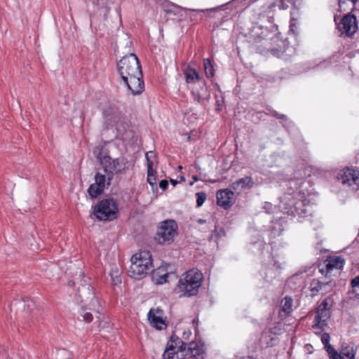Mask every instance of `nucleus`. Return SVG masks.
<instances>
[{
    "instance_id": "obj_1",
    "label": "nucleus",
    "mask_w": 359,
    "mask_h": 359,
    "mask_svg": "<svg viewBox=\"0 0 359 359\" xmlns=\"http://www.w3.org/2000/svg\"><path fill=\"white\" fill-rule=\"evenodd\" d=\"M203 280V273L198 269L187 271L181 278L174 289V292L180 297L196 296Z\"/></svg>"
},
{
    "instance_id": "obj_2",
    "label": "nucleus",
    "mask_w": 359,
    "mask_h": 359,
    "mask_svg": "<svg viewBox=\"0 0 359 359\" xmlns=\"http://www.w3.org/2000/svg\"><path fill=\"white\" fill-rule=\"evenodd\" d=\"M130 262L128 274L136 280L143 279L154 268L151 255L149 250H141L135 253L131 257Z\"/></svg>"
},
{
    "instance_id": "obj_3",
    "label": "nucleus",
    "mask_w": 359,
    "mask_h": 359,
    "mask_svg": "<svg viewBox=\"0 0 359 359\" xmlns=\"http://www.w3.org/2000/svg\"><path fill=\"white\" fill-rule=\"evenodd\" d=\"M97 158L103 165L104 172L107 175V185L109 186L114 178V174L118 175L126 172V165L128 161L124 157L117 158L111 161L109 155H103L100 150L97 155Z\"/></svg>"
},
{
    "instance_id": "obj_4",
    "label": "nucleus",
    "mask_w": 359,
    "mask_h": 359,
    "mask_svg": "<svg viewBox=\"0 0 359 359\" xmlns=\"http://www.w3.org/2000/svg\"><path fill=\"white\" fill-rule=\"evenodd\" d=\"M93 215L99 221H113L118 217V206L111 198H104L93 206Z\"/></svg>"
},
{
    "instance_id": "obj_5",
    "label": "nucleus",
    "mask_w": 359,
    "mask_h": 359,
    "mask_svg": "<svg viewBox=\"0 0 359 359\" xmlns=\"http://www.w3.org/2000/svg\"><path fill=\"white\" fill-rule=\"evenodd\" d=\"M284 214L298 216L300 219H304L311 216V207L306 205L304 201L299 200L294 197H285L283 200V205L280 206Z\"/></svg>"
},
{
    "instance_id": "obj_6",
    "label": "nucleus",
    "mask_w": 359,
    "mask_h": 359,
    "mask_svg": "<svg viewBox=\"0 0 359 359\" xmlns=\"http://www.w3.org/2000/svg\"><path fill=\"white\" fill-rule=\"evenodd\" d=\"M117 69L123 81H127V78L130 76L142 73L140 61L134 53L123 57L117 63Z\"/></svg>"
},
{
    "instance_id": "obj_7",
    "label": "nucleus",
    "mask_w": 359,
    "mask_h": 359,
    "mask_svg": "<svg viewBox=\"0 0 359 359\" xmlns=\"http://www.w3.org/2000/svg\"><path fill=\"white\" fill-rule=\"evenodd\" d=\"M177 235V224L174 219H166L159 223L155 240L160 245H170Z\"/></svg>"
},
{
    "instance_id": "obj_8",
    "label": "nucleus",
    "mask_w": 359,
    "mask_h": 359,
    "mask_svg": "<svg viewBox=\"0 0 359 359\" xmlns=\"http://www.w3.org/2000/svg\"><path fill=\"white\" fill-rule=\"evenodd\" d=\"M269 34V32L268 29L264 27L262 24L259 22L253 23L248 32V43H250L251 48H253L261 54L265 53L266 52L265 49L261 47H257L255 44L265 41Z\"/></svg>"
},
{
    "instance_id": "obj_9",
    "label": "nucleus",
    "mask_w": 359,
    "mask_h": 359,
    "mask_svg": "<svg viewBox=\"0 0 359 359\" xmlns=\"http://www.w3.org/2000/svg\"><path fill=\"white\" fill-rule=\"evenodd\" d=\"M337 179L348 187H351L353 192L359 189V170L353 167L341 169L337 175Z\"/></svg>"
},
{
    "instance_id": "obj_10",
    "label": "nucleus",
    "mask_w": 359,
    "mask_h": 359,
    "mask_svg": "<svg viewBox=\"0 0 359 359\" xmlns=\"http://www.w3.org/2000/svg\"><path fill=\"white\" fill-rule=\"evenodd\" d=\"M338 29L346 36H352L358 29L357 20L354 15H345L338 25Z\"/></svg>"
},
{
    "instance_id": "obj_11",
    "label": "nucleus",
    "mask_w": 359,
    "mask_h": 359,
    "mask_svg": "<svg viewBox=\"0 0 359 359\" xmlns=\"http://www.w3.org/2000/svg\"><path fill=\"white\" fill-rule=\"evenodd\" d=\"M124 84L127 86L128 90L130 91L133 95L141 94L144 89V83L143 80V75L130 76L127 78V81H123Z\"/></svg>"
},
{
    "instance_id": "obj_12",
    "label": "nucleus",
    "mask_w": 359,
    "mask_h": 359,
    "mask_svg": "<svg viewBox=\"0 0 359 359\" xmlns=\"http://www.w3.org/2000/svg\"><path fill=\"white\" fill-rule=\"evenodd\" d=\"M198 87H196L192 90L194 100L201 104H204L205 101L210 100V93L204 79L198 83Z\"/></svg>"
},
{
    "instance_id": "obj_13",
    "label": "nucleus",
    "mask_w": 359,
    "mask_h": 359,
    "mask_svg": "<svg viewBox=\"0 0 359 359\" xmlns=\"http://www.w3.org/2000/svg\"><path fill=\"white\" fill-rule=\"evenodd\" d=\"M205 354L203 344L192 341L188 344L184 359H203Z\"/></svg>"
},
{
    "instance_id": "obj_14",
    "label": "nucleus",
    "mask_w": 359,
    "mask_h": 359,
    "mask_svg": "<svg viewBox=\"0 0 359 359\" xmlns=\"http://www.w3.org/2000/svg\"><path fill=\"white\" fill-rule=\"evenodd\" d=\"M170 265L168 264H162L157 269L152 268L151 280L156 285H162L168 281L169 273L168 272V267Z\"/></svg>"
},
{
    "instance_id": "obj_15",
    "label": "nucleus",
    "mask_w": 359,
    "mask_h": 359,
    "mask_svg": "<svg viewBox=\"0 0 359 359\" xmlns=\"http://www.w3.org/2000/svg\"><path fill=\"white\" fill-rule=\"evenodd\" d=\"M233 192L228 189H220L217 191V203L224 210L229 209L232 205Z\"/></svg>"
},
{
    "instance_id": "obj_16",
    "label": "nucleus",
    "mask_w": 359,
    "mask_h": 359,
    "mask_svg": "<svg viewBox=\"0 0 359 359\" xmlns=\"http://www.w3.org/2000/svg\"><path fill=\"white\" fill-rule=\"evenodd\" d=\"M331 317V311L329 310H323L317 309L314 318L313 328H318L323 330L325 327L327 325V321Z\"/></svg>"
},
{
    "instance_id": "obj_17",
    "label": "nucleus",
    "mask_w": 359,
    "mask_h": 359,
    "mask_svg": "<svg viewBox=\"0 0 359 359\" xmlns=\"http://www.w3.org/2000/svg\"><path fill=\"white\" fill-rule=\"evenodd\" d=\"M300 180H291L288 181L286 184V191L284 193L283 196L280 197V206L283 205V200L285 197H294L297 198V196L300 195V191H299L300 188Z\"/></svg>"
},
{
    "instance_id": "obj_18",
    "label": "nucleus",
    "mask_w": 359,
    "mask_h": 359,
    "mask_svg": "<svg viewBox=\"0 0 359 359\" xmlns=\"http://www.w3.org/2000/svg\"><path fill=\"white\" fill-rule=\"evenodd\" d=\"M185 81L188 84L198 83L203 80V78L194 68L187 65L183 69Z\"/></svg>"
},
{
    "instance_id": "obj_19",
    "label": "nucleus",
    "mask_w": 359,
    "mask_h": 359,
    "mask_svg": "<svg viewBox=\"0 0 359 359\" xmlns=\"http://www.w3.org/2000/svg\"><path fill=\"white\" fill-rule=\"evenodd\" d=\"M148 320L151 325L156 330H161L167 326L165 320H163L161 316H156L154 312V309H150L149 311Z\"/></svg>"
},
{
    "instance_id": "obj_20",
    "label": "nucleus",
    "mask_w": 359,
    "mask_h": 359,
    "mask_svg": "<svg viewBox=\"0 0 359 359\" xmlns=\"http://www.w3.org/2000/svg\"><path fill=\"white\" fill-rule=\"evenodd\" d=\"M344 264V259L340 257H330L327 260V263L325 264V268L327 273H330L332 269H341Z\"/></svg>"
},
{
    "instance_id": "obj_21",
    "label": "nucleus",
    "mask_w": 359,
    "mask_h": 359,
    "mask_svg": "<svg viewBox=\"0 0 359 359\" xmlns=\"http://www.w3.org/2000/svg\"><path fill=\"white\" fill-rule=\"evenodd\" d=\"M117 135L116 138L122 140L123 142H128L133 137V133L131 130H126L123 126L116 128Z\"/></svg>"
},
{
    "instance_id": "obj_22",
    "label": "nucleus",
    "mask_w": 359,
    "mask_h": 359,
    "mask_svg": "<svg viewBox=\"0 0 359 359\" xmlns=\"http://www.w3.org/2000/svg\"><path fill=\"white\" fill-rule=\"evenodd\" d=\"M292 297L289 296L285 297L280 302V311L284 312L286 316L292 311Z\"/></svg>"
},
{
    "instance_id": "obj_23",
    "label": "nucleus",
    "mask_w": 359,
    "mask_h": 359,
    "mask_svg": "<svg viewBox=\"0 0 359 359\" xmlns=\"http://www.w3.org/2000/svg\"><path fill=\"white\" fill-rule=\"evenodd\" d=\"M339 353L343 355V356L346 357L347 359H355L356 349L354 348L353 344L342 346Z\"/></svg>"
},
{
    "instance_id": "obj_24",
    "label": "nucleus",
    "mask_w": 359,
    "mask_h": 359,
    "mask_svg": "<svg viewBox=\"0 0 359 359\" xmlns=\"http://www.w3.org/2000/svg\"><path fill=\"white\" fill-rule=\"evenodd\" d=\"M203 66L205 69V74L207 78L212 79L215 75V69L214 68L212 60L209 58L203 60Z\"/></svg>"
},
{
    "instance_id": "obj_25",
    "label": "nucleus",
    "mask_w": 359,
    "mask_h": 359,
    "mask_svg": "<svg viewBox=\"0 0 359 359\" xmlns=\"http://www.w3.org/2000/svg\"><path fill=\"white\" fill-rule=\"evenodd\" d=\"M226 236V232L223 227L216 225L215 229L212 231V233L209 238V241H213L217 242L218 240Z\"/></svg>"
},
{
    "instance_id": "obj_26",
    "label": "nucleus",
    "mask_w": 359,
    "mask_h": 359,
    "mask_svg": "<svg viewBox=\"0 0 359 359\" xmlns=\"http://www.w3.org/2000/svg\"><path fill=\"white\" fill-rule=\"evenodd\" d=\"M109 275L114 285H117L121 283V272L116 266L111 267Z\"/></svg>"
},
{
    "instance_id": "obj_27",
    "label": "nucleus",
    "mask_w": 359,
    "mask_h": 359,
    "mask_svg": "<svg viewBox=\"0 0 359 359\" xmlns=\"http://www.w3.org/2000/svg\"><path fill=\"white\" fill-rule=\"evenodd\" d=\"M156 171L151 166V163H149V168H147V182L151 186L152 189L154 187L157 189L156 185Z\"/></svg>"
},
{
    "instance_id": "obj_28",
    "label": "nucleus",
    "mask_w": 359,
    "mask_h": 359,
    "mask_svg": "<svg viewBox=\"0 0 359 359\" xmlns=\"http://www.w3.org/2000/svg\"><path fill=\"white\" fill-rule=\"evenodd\" d=\"M170 341L174 342L176 348H178L177 352H184L187 350L188 344L175 334L170 337Z\"/></svg>"
},
{
    "instance_id": "obj_29",
    "label": "nucleus",
    "mask_w": 359,
    "mask_h": 359,
    "mask_svg": "<svg viewBox=\"0 0 359 359\" xmlns=\"http://www.w3.org/2000/svg\"><path fill=\"white\" fill-rule=\"evenodd\" d=\"M271 330H269L268 332H264L262 333V339L266 341V344L267 346L272 347L278 343V337H272Z\"/></svg>"
},
{
    "instance_id": "obj_30",
    "label": "nucleus",
    "mask_w": 359,
    "mask_h": 359,
    "mask_svg": "<svg viewBox=\"0 0 359 359\" xmlns=\"http://www.w3.org/2000/svg\"><path fill=\"white\" fill-rule=\"evenodd\" d=\"M95 184L98 187H101L104 190V189L108 187L107 185V175L101 174L100 172H97L95 175Z\"/></svg>"
},
{
    "instance_id": "obj_31",
    "label": "nucleus",
    "mask_w": 359,
    "mask_h": 359,
    "mask_svg": "<svg viewBox=\"0 0 359 359\" xmlns=\"http://www.w3.org/2000/svg\"><path fill=\"white\" fill-rule=\"evenodd\" d=\"M350 285L352 290L348 291V294L353 295L351 297L352 299L359 300V293L357 292V290L355 289V287H359V275L351 280Z\"/></svg>"
},
{
    "instance_id": "obj_32",
    "label": "nucleus",
    "mask_w": 359,
    "mask_h": 359,
    "mask_svg": "<svg viewBox=\"0 0 359 359\" xmlns=\"http://www.w3.org/2000/svg\"><path fill=\"white\" fill-rule=\"evenodd\" d=\"M104 189L97 184H92L88 189V193L92 198H96L104 192Z\"/></svg>"
},
{
    "instance_id": "obj_33",
    "label": "nucleus",
    "mask_w": 359,
    "mask_h": 359,
    "mask_svg": "<svg viewBox=\"0 0 359 359\" xmlns=\"http://www.w3.org/2000/svg\"><path fill=\"white\" fill-rule=\"evenodd\" d=\"M247 187V177H243L231 184V188L233 189L235 191H241L245 189Z\"/></svg>"
},
{
    "instance_id": "obj_34",
    "label": "nucleus",
    "mask_w": 359,
    "mask_h": 359,
    "mask_svg": "<svg viewBox=\"0 0 359 359\" xmlns=\"http://www.w3.org/2000/svg\"><path fill=\"white\" fill-rule=\"evenodd\" d=\"M116 109L109 107L103 110L102 114L107 121H112V119L116 115Z\"/></svg>"
},
{
    "instance_id": "obj_35",
    "label": "nucleus",
    "mask_w": 359,
    "mask_h": 359,
    "mask_svg": "<svg viewBox=\"0 0 359 359\" xmlns=\"http://www.w3.org/2000/svg\"><path fill=\"white\" fill-rule=\"evenodd\" d=\"M72 354L65 348L57 349L55 352V359H72Z\"/></svg>"
},
{
    "instance_id": "obj_36",
    "label": "nucleus",
    "mask_w": 359,
    "mask_h": 359,
    "mask_svg": "<svg viewBox=\"0 0 359 359\" xmlns=\"http://www.w3.org/2000/svg\"><path fill=\"white\" fill-rule=\"evenodd\" d=\"M327 284V283H323L318 280H313L310 285V290L313 292V294H316Z\"/></svg>"
},
{
    "instance_id": "obj_37",
    "label": "nucleus",
    "mask_w": 359,
    "mask_h": 359,
    "mask_svg": "<svg viewBox=\"0 0 359 359\" xmlns=\"http://www.w3.org/2000/svg\"><path fill=\"white\" fill-rule=\"evenodd\" d=\"M196 208L201 207L206 200L207 195L205 192L201 191L196 194Z\"/></svg>"
},
{
    "instance_id": "obj_38",
    "label": "nucleus",
    "mask_w": 359,
    "mask_h": 359,
    "mask_svg": "<svg viewBox=\"0 0 359 359\" xmlns=\"http://www.w3.org/2000/svg\"><path fill=\"white\" fill-rule=\"evenodd\" d=\"M332 299L330 297L325 298L323 302L320 303L318 309H320L323 310H329L330 311L332 307Z\"/></svg>"
},
{
    "instance_id": "obj_39",
    "label": "nucleus",
    "mask_w": 359,
    "mask_h": 359,
    "mask_svg": "<svg viewBox=\"0 0 359 359\" xmlns=\"http://www.w3.org/2000/svg\"><path fill=\"white\" fill-rule=\"evenodd\" d=\"M270 114L272 116L276 118L277 119L280 120L282 123H283V121H287V117L285 114H279L278 112H277L275 110H271Z\"/></svg>"
},
{
    "instance_id": "obj_40",
    "label": "nucleus",
    "mask_w": 359,
    "mask_h": 359,
    "mask_svg": "<svg viewBox=\"0 0 359 359\" xmlns=\"http://www.w3.org/2000/svg\"><path fill=\"white\" fill-rule=\"evenodd\" d=\"M145 157H146V160H147V168H149V163H151V168H153L154 163H153L151 158L156 157L155 152L153 151H148L146 153Z\"/></svg>"
},
{
    "instance_id": "obj_41",
    "label": "nucleus",
    "mask_w": 359,
    "mask_h": 359,
    "mask_svg": "<svg viewBox=\"0 0 359 359\" xmlns=\"http://www.w3.org/2000/svg\"><path fill=\"white\" fill-rule=\"evenodd\" d=\"M82 286H83V290H87L89 293V294L90 295V301L91 302H97V297L95 296V293L93 292H91V290H92V287L90 285H83L82 284Z\"/></svg>"
},
{
    "instance_id": "obj_42",
    "label": "nucleus",
    "mask_w": 359,
    "mask_h": 359,
    "mask_svg": "<svg viewBox=\"0 0 359 359\" xmlns=\"http://www.w3.org/2000/svg\"><path fill=\"white\" fill-rule=\"evenodd\" d=\"M215 97H216L215 109L217 111H221L222 110V107L224 104V98L222 97L219 98L217 95H216Z\"/></svg>"
},
{
    "instance_id": "obj_43",
    "label": "nucleus",
    "mask_w": 359,
    "mask_h": 359,
    "mask_svg": "<svg viewBox=\"0 0 359 359\" xmlns=\"http://www.w3.org/2000/svg\"><path fill=\"white\" fill-rule=\"evenodd\" d=\"M172 6L174 8L173 10L171 8L165 9V11L166 13H168V14L173 13L174 15H176L177 12L185 11L183 8L179 6L175 5V4H172Z\"/></svg>"
},
{
    "instance_id": "obj_44",
    "label": "nucleus",
    "mask_w": 359,
    "mask_h": 359,
    "mask_svg": "<svg viewBox=\"0 0 359 359\" xmlns=\"http://www.w3.org/2000/svg\"><path fill=\"white\" fill-rule=\"evenodd\" d=\"M225 5H222L220 6H218V7H216V8H208V9H205V10H191L192 11L194 12H198V13H205V12H208V13H215L217 10H221L223 8V7Z\"/></svg>"
},
{
    "instance_id": "obj_45",
    "label": "nucleus",
    "mask_w": 359,
    "mask_h": 359,
    "mask_svg": "<svg viewBox=\"0 0 359 359\" xmlns=\"http://www.w3.org/2000/svg\"><path fill=\"white\" fill-rule=\"evenodd\" d=\"M324 347L327 352L330 358L338 353L330 344L325 346Z\"/></svg>"
},
{
    "instance_id": "obj_46",
    "label": "nucleus",
    "mask_w": 359,
    "mask_h": 359,
    "mask_svg": "<svg viewBox=\"0 0 359 359\" xmlns=\"http://www.w3.org/2000/svg\"><path fill=\"white\" fill-rule=\"evenodd\" d=\"M287 1L291 4L294 9L297 10L299 9L302 2V0H287Z\"/></svg>"
},
{
    "instance_id": "obj_47",
    "label": "nucleus",
    "mask_w": 359,
    "mask_h": 359,
    "mask_svg": "<svg viewBox=\"0 0 359 359\" xmlns=\"http://www.w3.org/2000/svg\"><path fill=\"white\" fill-rule=\"evenodd\" d=\"M330 337L328 333L325 332L321 335V341L324 346L330 344Z\"/></svg>"
},
{
    "instance_id": "obj_48",
    "label": "nucleus",
    "mask_w": 359,
    "mask_h": 359,
    "mask_svg": "<svg viewBox=\"0 0 359 359\" xmlns=\"http://www.w3.org/2000/svg\"><path fill=\"white\" fill-rule=\"evenodd\" d=\"M176 353H177V351L165 352V351L162 355V359H172Z\"/></svg>"
},
{
    "instance_id": "obj_49",
    "label": "nucleus",
    "mask_w": 359,
    "mask_h": 359,
    "mask_svg": "<svg viewBox=\"0 0 359 359\" xmlns=\"http://www.w3.org/2000/svg\"><path fill=\"white\" fill-rule=\"evenodd\" d=\"M288 3L287 0H280L278 6L280 10H286L289 8Z\"/></svg>"
},
{
    "instance_id": "obj_50",
    "label": "nucleus",
    "mask_w": 359,
    "mask_h": 359,
    "mask_svg": "<svg viewBox=\"0 0 359 359\" xmlns=\"http://www.w3.org/2000/svg\"><path fill=\"white\" fill-rule=\"evenodd\" d=\"M267 51H270V53L278 57H283L284 53L280 52L279 50L276 48H272L270 50H267Z\"/></svg>"
},
{
    "instance_id": "obj_51",
    "label": "nucleus",
    "mask_w": 359,
    "mask_h": 359,
    "mask_svg": "<svg viewBox=\"0 0 359 359\" xmlns=\"http://www.w3.org/2000/svg\"><path fill=\"white\" fill-rule=\"evenodd\" d=\"M175 348H176V346H175L174 342H172L170 339L167 344L166 348L165 351V352H168V351L173 352V351H175Z\"/></svg>"
},
{
    "instance_id": "obj_52",
    "label": "nucleus",
    "mask_w": 359,
    "mask_h": 359,
    "mask_svg": "<svg viewBox=\"0 0 359 359\" xmlns=\"http://www.w3.org/2000/svg\"><path fill=\"white\" fill-rule=\"evenodd\" d=\"M83 320L86 323H90L93 319V315L90 313L86 312L83 316Z\"/></svg>"
},
{
    "instance_id": "obj_53",
    "label": "nucleus",
    "mask_w": 359,
    "mask_h": 359,
    "mask_svg": "<svg viewBox=\"0 0 359 359\" xmlns=\"http://www.w3.org/2000/svg\"><path fill=\"white\" fill-rule=\"evenodd\" d=\"M263 208L265 210L266 213L270 214L272 212L273 205L270 203L266 202Z\"/></svg>"
},
{
    "instance_id": "obj_54",
    "label": "nucleus",
    "mask_w": 359,
    "mask_h": 359,
    "mask_svg": "<svg viewBox=\"0 0 359 359\" xmlns=\"http://www.w3.org/2000/svg\"><path fill=\"white\" fill-rule=\"evenodd\" d=\"M159 187L162 190H166L168 187V182L166 180H161L159 182Z\"/></svg>"
},
{
    "instance_id": "obj_55",
    "label": "nucleus",
    "mask_w": 359,
    "mask_h": 359,
    "mask_svg": "<svg viewBox=\"0 0 359 359\" xmlns=\"http://www.w3.org/2000/svg\"><path fill=\"white\" fill-rule=\"evenodd\" d=\"M330 359H344V357L341 353H337V354L331 357Z\"/></svg>"
},
{
    "instance_id": "obj_56",
    "label": "nucleus",
    "mask_w": 359,
    "mask_h": 359,
    "mask_svg": "<svg viewBox=\"0 0 359 359\" xmlns=\"http://www.w3.org/2000/svg\"><path fill=\"white\" fill-rule=\"evenodd\" d=\"M77 273H78L79 278H85V273L81 269H79V271Z\"/></svg>"
},
{
    "instance_id": "obj_57",
    "label": "nucleus",
    "mask_w": 359,
    "mask_h": 359,
    "mask_svg": "<svg viewBox=\"0 0 359 359\" xmlns=\"http://www.w3.org/2000/svg\"><path fill=\"white\" fill-rule=\"evenodd\" d=\"M170 182L171 184H172V186H174V187H175V186H176V185H177V184L178 183V181H177V180H172V179H171V180H170Z\"/></svg>"
},
{
    "instance_id": "obj_58",
    "label": "nucleus",
    "mask_w": 359,
    "mask_h": 359,
    "mask_svg": "<svg viewBox=\"0 0 359 359\" xmlns=\"http://www.w3.org/2000/svg\"><path fill=\"white\" fill-rule=\"evenodd\" d=\"M197 222H198V224H203L206 223V220H205V219H198L197 220Z\"/></svg>"
},
{
    "instance_id": "obj_59",
    "label": "nucleus",
    "mask_w": 359,
    "mask_h": 359,
    "mask_svg": "<svg viewBox=\"0 0 359 359\" xmlns=\"http://www.w3.org/2000/svg\"><path fill=\"white\" fill-rule=\"evenodd\" d=\"M67 285L69 286V287H72L74 285V281L72 280H70L68 281L67 283Z\"/></svg>"
},
{
    "instance_id": "obj_60",
    "label": "nucleus",
    "mask_w": 359,
    "mask_h": 359,
    "mask_svg": "<svg viewBox=\"0 0 359 359\" xmlns=\"http://www.w3.org/2000/svg\"><path fill=\"white\" fill-rule=\"evenodd\" d=\"M190 334H191V332H190V331H189V332H187V333L186 332H184L183 333V337H184V339H186V338H187V337H188Z\"/></svg>"
},
{
    "instance_id": "obj_61",
    "label": "nucleus",
    "mask_w": 359,
    "mask_h": 359,
    "mask_svg": "<svg viewBox=\"0 0 359 359\" xmlns=\"http://www.w3.org/2000/svg\"><path fill=\"white\" fill-rule=\"evenodd\" d=\"M192 179L194 182H198L199 180V178L197 175H193Z\"/></svg>"
},
{
    "instance_id": "obj_62",
    "label": "nucleus",
    "mask_w": 359,
    "mask_h": 359,
    "mask_svg": "<svg viewBox=\"0 0 359 359\" xmlns=\"http://www.w3.org/2000/svg\"><path fill=\"white\" fill-rule=\"evenodd\" d=\"M252 181V179L251 177H248V187H250L251 185H250V183L253 184Z\"/></svg>"
},
{
    "instance_id": "obj_63",
    "label": "nucleus",
    "mask_w": 359,
    "mask_h": 359,
    "mask_svg": "<svg viewBox=\"0 0 359 359\" xmlns=\"http://www.w3.org/2000/svg\"><path fill=\"white\" fill-rule=\"evenodd\" d=\"M156 313H157L158 314L161 315V314L163 313V311H162L161 309H156Z\"/></svg>"
},
{
    "instance_id": "obj_64",
    "label": "nucleus",
    "mask_w": 359,
    "mask_h": 359,
    "mask_svg": "<svg viewBox=\"0 0 359 359\" xmlns=\"http://www.w3.org/2000/svg\"><path fill=\"white\" fill-rule=\"evenodd\" d=\"M235 359H245V356L239 357V356L236 355L235 357Z\"/></svg>"
}]
</instances>
